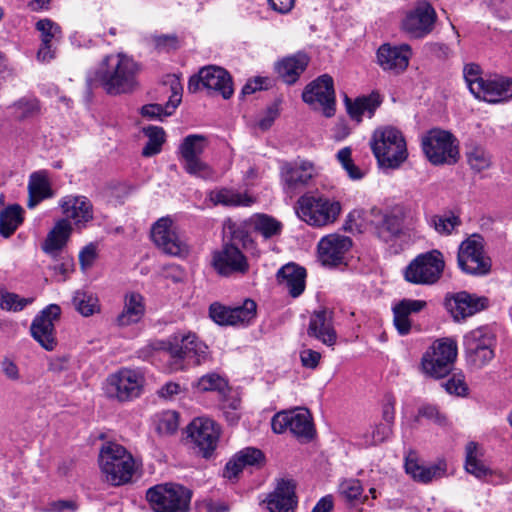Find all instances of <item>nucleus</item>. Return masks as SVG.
<instances>
[{"instance_id":"f257e3e1","label":"nucleus","mask_w":512,"mask_h":512,"mask_svg":"<svg viewBox=\"0 0 512 512\" xmlns=\"http://www.w3.org/2000/svg\"><path fill=\"white\" fill-rule=\"evenodd\" d=\"M139 65L129 56L118 53L106 56L95 76H88L87 86L99 84L112 96L132 93L138 87Z\"/></svg>"},{"instance_id":"f03ea898","label":"nucleus","mask_w":512,"mask_h":512,"mask_svg":"<svg viewBox=\"0 0 512 512\" xmlns=\"http://www.w3.org/2000/svg\"><path fill=\"white\" fill-rule=\"evenodd\" d=\"M166 352L170 356L171 371H181L205 363L209 358L208 346L193 332H177L166 339Z\"/></svg>"},{"instance_id":"7ed1b4c3","label":"nucleus","mask_w":512,"mask_h":512,"mask_svg":"<svg viewBox=\"0 0 512 512\" xmlns=\"http://www.w3.org/2000/svg\"><path fill=\"white\" fill-rule=\"evenodd\" d=\"M98 461L105 481L112 486L129 483L136 469L133 456L122 445L114 442L101 447Z\"/></svg>"},{"instance_id":"20e7f679","label":"nucleus","mask_w":512,"mask_h":512,"mask_svg":"<svg viewBox=\"0 0 512 512\" xmlns=\"http://www.w3.org/2000/svg\"><path fill=\"white\" fill-rule=\"evenodd\" d=\"M370 144L381 167L395 169L407 159L405 138L402 132L394 127L376 129Z\"/></svg>"},{"instance_id":"39448f33","label":"nucleus","mask_w":512,"mask_h":512,"mask_svg":"<svg viewBox=\"0 0 512 512\" xmlns=\"http://www.w3.org/2000/svg\"><path fill=\"white\" fill-rule=\"evenodd\" d=\"M192 491L178 483L156 484L147 489L145 499L153 512H188Z\"/></svg>"},{"instance_id":"423d86ee","label":"nucleus","mask_w":512,"mask_h":512,"mask_svg":"<svg viewBox=\"0 0 512 512\" xmlns=\"http://www.w3.org/2000/svg\"><path fill=\"white\" fill-rule=\"evenodd\" d=\"M295 210L297 216L308 225L322 227L337 219L341 205L327 197L307 193L297 200Z\"/></svg>"},{"instance_id":"0eeeda50","label":"nucleus","mask_w":512,"mask_h":512,"mask_svg":"<svg viewBox=\"0 0 512 512\" xmlns=\"http://www.w3.org/2000/svg\"><path fill=\"white\" fill-rule=\"evenodd\" d=\"M209 145V140L201 134H190L184 137L178 147V156L186 173L205 180L214 177V170L201 159Z\"/></svg>"},{"instance_id":"6e6552de","label":"nucleus","mask_w":512,"mask_h":512,"mask_svg":"<svg viewBox=\"0 0 512 512\" xmlns=\"http://www.w3.org/2000/svg\"><path fill=\"white\" fill-rule=\"evenodd\" d=\"M421 145L433 165H452L458 161L457 139L449 131L433 128L422 137Z\"/></svg>"},{"instance_id":"1a4fd4ad","label":"nucleus","mask_w":512,"mask_h":512,"mask_svg":"<svg viewBox=\"0 0 512 512\" xmlns=\"http://www.w3.org/2000/svg\"><path fill=\"white\" fill-rule=\"evenodd\" d=\"M445 261L439 250H431L416 256L404 269V279L412 284H435L444 271Z\"/></svg>"},{"instance_id":"9d476101","label":"nucleus","mask_w":512,"mask_h":512,"mask_svg":"<svg viewBox=\"0 0 512 512\" xmlns=\"http://www.w3.org/2000/svg\"><path fill=\"white\" fill-rule=\"evenodd\" d=\"M456 357V341L450 338L439 339L423 354L421 366L427 375L443 378L452 370Z\"/></svg>"},{"instance_id":"9b49d317","label":"nucleus","mask_w":512,"mask_h":512,"mask_svg":"<svg viewBox=\"0 0 512 512\" xmlns=\"http://www.w3.org/2000/svg\"><path fill=\"white\" fill-rule=\"evenodd\" d=\"M458 267L466 274L484 276L490 273L492 262L484 250V239L472 234L462 241L457 253Z\"/></svg>"},{"instance_id":"f8f14e48","label":"nucleus","mask_w":512,"mask_h":512,"mask_svg":"<svg viewBox=\"0 0 512 512\" xmlns=\"http://www.w3.org/2000/svg\"><path fill=\"white\" fill-rule=\"evenodd\" d=\"M463 348L467 364L483 368L495 356V337L487 327L476 328L464 335Z\"/></svg>"},{"instance_id":"ddd939ff","label":"nucleus","mask_w":512,"mask_h":512,"mask_svg":"<svg viewBox=\"0 0 512 512\" xmlns=\"http://www.w3.org/2000/svg\"><path fill=\"white\" fill-rule=\"evenodd\" d=\"M144 382L145 379L141 372L122 368L108 376L106 394L120 402L131 401L142 394Z\"/></svg>"},{"instance_id":"4468645a","label":"nucleus","mask_w":512,"mask_h":512,"mask_svg":"<svg viewBox=\"0 0 512 512\" xmlns=\"http://www.w3.org/2000/svg\"><path fill=\"white\" fill-rule=\"evenodd\" d=\"M302 99L315 110H321L330 118L335 114V90L333 78L323 74L309 83L302 93Z\"/></svg>"},{"instance_id":"2eb2a0df","label":"nucleus","mask_w":512,"mask_h":512,"mask_svg":"<svg viewBox=\"0 0 512 512\" xmlns=\"http://www.w3.org/2000/svg\"><path fill=\"white\" fill-rule=\"evenodd\" d=\"M60 314V307L57 304H50L37 314L31 323V336L47 351H52L57 346L54 323L59 319Z\"/></svg>"},{"instance_id":"dca6fc26","label":"nucleus","mask_w":512,"mask_h":512,"mask_svg":"<svg viewBox=\"0 0 512 512\" xmlns=\"http://www.w3.org/2000/svg\"><path fill=\"white\" fill-rule=\"evenodd\" d=\"M271 427L277 434L289 430L293 435L306 439H311L314 432L310 413L305 408L275 414L271 421Z\"/></svg>"},{"instance_id":"f3484780","label":"nucleus","mask_w":512,"mask_h":512,"mask_svg":"<svg viewBox=\"0 0 512 512\" xmlns=\"http://www.w3.org/2000/svg\"><path fill=\"white\" fill-rule=\"evenodd\" d=\"M151 237L155 245L165 254L171 256H184L188 254L189 247L187 243L178 233L173 221L168 217L159 219L153 225Z\"/></svg>"},{"instance_id":"a211bd4d","label":"nucleus","mask_w":512,"mask_h":512,"mask_svg":"<svg viewBox=\"0 0 512 512\" xmlns=\"http://www.w3.org/2000/svg\"><path fill=\"white\" fill-rule=\"evenodd\" d=\"M188 436L204 458H209L217 447L221 429L212 419L195 418L187 427Z\"/></svg>"},{"instance_id":"6ab92c4d","label":"nucleus","mask_w":512,"mask_h":512,"mask_svg":"<svg viewBox=\"0 0 512 512\" xmlns=\"http://www.w3.org/2000/svg\"><path fill=\"white\" fill-rule=\"evenodd\" d=\"M257 304L252 299H245L242 305L230 307L219 303L210 305L211 319L219 325H248L255 319Z\"/></svg>"},{"instance_id":"aec40b11","label":"nucleus","mask_w":512,"mask_h":512,"mask_svg":"<svg viewBox=\"0 0 512 512\" xmlns=\"http://www.w3.org/2000/svg\"><path fill=\"white\" fill-rule=\"evenodd\" d=\"M488 298L461 291L445 298V307L456 321L464 320L488 307Z\"/></svg>"},{"instance_id":"412c9836","label":"nucleus","mask_w":512,"mask_h":512,"mask_svg":"<svg viewBox=\"0 0 512 512\" xmlns=\"http://www.w3.org/2000/svg\"><path fill=\"white\" fill-rule=\"evenodd\" d=\"M212 264L215 270L223 276L234 273L245 274L249 269L245 255L231 243H225L220 250L213 253Z\"/></svg>"},{"instance_id":"4be33fe9","label":"nucleus","mask_w":512,"mask_h":512,"mask_svg":"<svg viewBox=\"0 0 512 512\" xmlns=\"http://www.w3.org/2000/svg\"><path fill=\"white\" fill-rule=\"evenodd\" d=\"M435 20L434 8L428 3H422L406 15L402 29L411 38H423L433 30Z\"/></svg>"},{"instance_id":"5701e85b","label":"nucleus","mask_w":512,"mask_h":512,"mask_svg":"<svg viewBox=\"0 0 512 512\" xmlns=\"http://www.w3.org/2000/svg\"><path fill=\"white\" fill-rule=\"evenodd\" d=\"M351 247L352 240L348 236L327 235L318 243L319 261L324 266H338L344 262L345 255Z\"/></svg>"},{"instance_id":"b1692460","label":"nucleus","mask_w":512,"mask_h":512,"mask_svg":"<svg viewBox=\"0 0 512 512\" xmlns=\"http://www.w3.org/2000/svg\"><path fill=\"white\" fill-rule=\"evenodd\" d=\"M59 206L64 219L72 221L78 229L86 227L94 218L93 205L91 201L81 195H67L60 199Z\"/></svg>"},{"instance_id":"393cba45","label":"nucleus","mask_w":512,"mask_h":512,"mask_svg":"<svg viewBox=\"0 0 512 512\" xmlns=\"http://www.w3.org/2000/svg\"><path fill=\"white\" fill-rule=\"evenodd\" d=\"M411 55L412 50L408 44H383L378 48L377 61L383 70L399 74L408 67Z\"/></svg>"},{"instance_id":"a878e982","label":"nucleus","mask_w":512,"mask_h":512,"mask_svg":"<svg viewBox=\"0 0 512 512\" xmlns=\"http://www.w3.org/2000/svg\"><path fill=\"white\" fill-rule=\"evenodd\" d=\"M307 334L327 346H333L337 334L333 326L332 312L327 309L315 311L310 317Z\"/></svg>"},{"instance_id":"bb28decb","label":"nucleus","mask_w":512,"mask_h":512,"mask_svg":"<svg viewBox=\"0 0 512 512\" xmlns=\"http://www.w3.org/2000/svg\"><path fill=\"white\" fill-rule=\"evenodd\" d=\"M203 88L229 99L234 92L230 74L221 67L207 66L201 69Z\"/></svg>"},{"instance_id":"cd10ccee","label":"nucleus","mask_w":512,"mask_h":512,"mask_svg":"<svg viewBox=\"0 0 512 512\" xmlns=\"http://www.w3.org/2000/svg\"><path fill=\"white\" fill-rule=\"evenodd\" d=\"M266 501L270 512H293L297 504L295 483L282 479Z\"/></svg>"},{"instance_id":"c85d7f7f","label":"nucleus","mask_w":512,"mask_h":512,"mask_svg":"<svg viewBox=\"0 0 512 512\" xmlns=\"http://www.w3.org/2000/svg\"><path fill=\"white\" fill-rule=\"evenodd\" d=\"M309 61L310 58L306 53L298 52L277 61L275 71L285 84L293 85L306 70Z\"/></svg>"},{"instance_id":"c756f323","label":"nucleus","mask_w":512,"mask_h":512,"mask_svg":"<svg viewBox=\"0 0 512 512\" xmlns=\"http://www.w3.org/2000/svg\"><path fill=\"white\" fill-rule=\"evenodd\" d=\"M73 231L72 223L67 219H59L49 231L42 244V250L53 258H57L66 246Z\"/></svg>"},{"instance_id":"7c9ffc66","label":"nucleus","mask_w":512,"mask_h":512,"mask_svg":"<svg viewBox=\"0 0 512 512\" xmlns=\"http://www.w3.org/2000/svg\"><path fill=\"white\" fill-rule=\"evenodd\" d=\"M264 454L254 447L242 449L230 459L224 469L223 476L228 479L236 478L247 466H260L264 462Z\"/></svg>"},{"instance_id":"2f4dec72","label":"nucleus","mask_w":512,"mask_h":512,"mask_svg":"<svg viewBox=\"0 0 512 512\" xmlns=\"http://www.w3.org/2000/svg\"><path fill=\"white\" fill-rule=\"evenodd\" d=\"M305 279L306 270L295 263H288L277 272L278 283L287 289L293 298L300 296L304 292Z\"/></svg>"},{"instance_id":"473e14b6","label":"nucleus","mask_w":512,"mask_h":512,"mask_svg":"<svg viewBox=\"0 0 512 512\" xmlns=\"http://www.w3.org/2000/svg\"><path fill=\"white\" fill-rule=\"evenodd\" d=\"M315 175V167L309 161H301L295 165L286 163L281 168V178L291 189L307 185Z\"/></svg>"},{"instance_id":"72a5a7b5","label":"nucleus","mask_w":512,"mask_h":512,"mask_svg":"<svg viewBox=\"0 0 512 512\" xmlns=\"http://www.w3.org/2000/svg\"><path fill=\"white\" fill-rule=\"evenodd\" d=\"M371 213L378 218L373 223L375 233L381 241L391 243L401 236L403 232L401 218L393 214H382L377 208H373Z\"/></svg>"},{"instance_id":"f704fd0d","label":"nucleus","mask_w":512,"mask_h":512,"mask_svg":"<svg viewBox=\"0 0 512 512\" xmlns=\"http://www.w3.org/2000/svg\"><path fill=\"white\" fill-rule=\"evenodd\" d=\"M28 193L27 207L30 209L35 208L41 201L54 196L46 170H39L30 175Z\"/></svg>"},{"instance_id":"c9c22d12","label":"nucleus","mask_w":512,"mask_h":512,"mask_svg":"<svg viewBox=\"0 0 512 512\" xmlns=\"http://www.w3.org/2000/svg\"><path fill=\"white\" fill-rule=\"evenodd\" d=\"M483 86V92L476 95L478 99L489 103H498L512 98V79L497 78L486 80Z\"/></svg>"},{"instance_id":"e433bc0d","label":"nucleus","mask_w":512,"mask_h":512,"mask_svg":"<svg viewBox=\"0 0 512 512\" xmlns=\"http://www.w3.org/2000/svg\"><path fill=\"white\" fill-rule=\"evenodd\" d=\"M425 306V301L413 299H403L394 306V325L400 335H407L411 330L409 315L421 311Z\"/></svg>"},{"instance_id":"4c0bfd02","label":"nucleus","mask_w":512,"mask_h":512,"mask_svg":"<svg viewBox=\"0 0 512 512\" xmlns=\"http://www.w3.org/2000/svg\"><path fill=\"white\" fill-rule=\"evenodd\" d=\"M405 471L414 480L426 484L434 479L443 477L446 472V466L441 462L425 466L420 464L417 460L407 457L405 461Z\"/></svg>"},{"instance_id":"58836bf2","label":"nucleus","mask_w":512,"mask_h":512,"mask_svg":"<svg viewBox=\"0 0 512 512\" xmlns=\"http://www.w3.org/2000/svg\"><path fill=\"white\" fill-rule=\"evenodd\" d=\"M145 313L143 297L139 293H131L125 297L124 308L117 316L116 323L126 327L138 323Z\"/></svg>"},{"instance_id":"ea45409f","label":"nucleus","mask_w":512,"mask_h":512,"mask_svg":"<svg viewBox=\"0 0 512 512\" xmlns=\"http://www.w3.org/2000/svg\"><path fill=\"white\" fill-rule=\"evenodd\" d=\"M345 104L349 116L357 122H360L365 113H367L369 117L374 115L376 109L381 104V99L379 94L372 93L369 96L359 97L354 101L346 98Z\"/></svg>"},{"instance_id":"a19ab883","label":"nucleus","mask_w":512,"mask_h":512,"mask_svg":"<svg viewBox=\"0 0 512 512\" xmlns=\"http://www.w3.org/2000/svg\"><path fill=\"white\" fill-rule=\"evenodd\" d=\"M481 454L478 451L476 442H469L465 448V469L478 479H484L492 475V471L480 459Z\"/></svg>"},{"instance_id":"79ce46f5","label":"nucleus","mask_w":512,"mask_h":512,"mask_svg":"<svg viewBox=\"0 0 512 512\" xmlns=\"http://www.w3.org/2000/svg\"><path fill=\"white\" fill-rule=\"evenodd\" d=\"M22 213L19 205H11L0 211V235L10 237L23 222Z\"/></svg>"},{"instance_id":"37998d69","label":"nucleus","mask_w":512,"mask_h":512,"mask_svg":"<svg viewBox=\"0 0 512 512\" xmlns=\"http://www.w3.org/2000/svg\"><path fill=\"white\" fill-rule=\"evenodd\" d=\"M254 230L261 234L265 239L280 235L283 225L280 221L266 214H257L253 218Z\"/></svg>"},{"instance_id":"c03bdc74","label":"nucleus","mask_w":512,"mask_h":512,"mask_svg":"<svg viewBox=\"0 0 512 512\" xmlns=\"http://www.w3.org/2000/svg\"><path fill=\"white\" fill-rule=\"evenodd\" d=\"M211 200L215 204H222L225 206H250L253 199L247 194L235 192L228 189H221L211 195Z\"/></svg>"},{"instance_id":"a18cd8bd","label":"nucleus","mask_w":512,"mask_h":512,"mask_svg":"<svg viewBox=\"0 0 512 512\" xmlns=\"http://www.w3.org/2000/svg\"><path fill=\"white\" fill-rule=\"evenodd\" d=\"M72 302L74 308L85 317L91 316L99 310L97 297L85 290H77Z\"/></svg>"},{"instance_id":"49530a36","label":"nucleus","mask_w":512,"mask_h":512,"mask_svg":"<svg viewBox=\"0 0 512 512\" xmlns=\"http://www.w3.org/2000/svg\"><path fill=\"white\" fill-rule=\"evenodd\" d=\"M143 131L148 137V141L142 150V155L150 157L158 154L165 142V132L163 128L158 126H148L144 128Z\"/></svg>"},{"instance_id":"de8ad7c7","label":"nucleus","mask_w":512,"mask_h":512,"mask_svg":"<svg viewBox=\"0 0 512 512\" xmlns=\"http://www.w3.org/2000/svg\"><path fill=\"white\" fill-rule=\"evenodd\" d=\"M392 427L389 423L380 422L372 428L371 433H364L360 437L358 444L366 447L380 444L390 437Z\"/></svg>"},{"instance_id":"09e8293b","label":"nucleus","mask_w":512,"mask_h":512,"mask_svg":"<svg viewBox=\"0 0 512 512\" xmlns=\"http://www.w3.org/2000/svg\"><path fill=\"white\" fill-rule=\"evenodd\" d=\"M340 495L348 502H364L363 486L358 479H345L339 484Z\"/></svg>"},{"instance_id":"8fccbe9b","label":"nucleus","mask_w":512,"mask_h":512,"mask_svg":"<svg viewBox=\"0 0 512 512\" xmlns=\"http://www.w3.org/2000/svg\"><path fill=\"white\" fill-rule=\"evenodd\" d=\"M13 114L18 120L32 118L39 114V102L34 98H21L12 106Z\"/></svg>"},{"instance_id":"3c124183","label":"nucleus","mask_w":512,"mask_h":512,"mask_svg":"<svg viewBox=\"0 0 512 512\" xmlns=\"http://www.w3.org/2000/svg\"><path fill=\"white\" fill-rule=\"evenodd\" d=\"M463 75L470 92L476 97L483 92V85L486 80L481 77L479 65L470 63L464 66Z\"/></svg>"},{"instance_id":"603ef678","label":"nucleus","mask_w":512,"mask_h":512,"mask_svg":"<svg viewBox=\"0 0 512 512\" xmlns=\"http://www.w3.org/2000/svg\"><path fill=\"white\" fill-rule=\"evenodd\" d=\"M467 161L471 169L481 172L488 169L491 165V156L482 147H472L467 153Z\"/></svg>"},{"instance_id":"864d4df0","label":"nucleus","mask_w":512,"mask_h":512,"mask_svg":"<svg viewBox=\"0 0 512 512\" xmlns=\"http://www.w3.org/2000/svg\"><path fill=\"white\" fill-rule=\"evenodd\" d=\"M430 224L441 235H450L453 230L461 225V220L454 214L434 215Z\"/></svg>"},{"instance_id":"5fc2aeb1","label":"nucleus","mask_w":512,"mask_h":512,"mask_svg":"<svg viewBox=\"0 0 512 512\" xmlns=\"http://www.w3.org/2000/svg\"><path fill=\"white\" fill-rule=\"evenodd\" d=\"M227 381L216 373L203 375L196 383L195 387L200 392L218 391L224 392L227 388Z\"/></svg>"},{"instance_id":"6e6d98bb","label":"nucleus","mask_w":512,"mask_h":512,"mask_svg":"<svg viewBox=\"0 0 512 512\" xmlns=\"http://www.w3.org/2000/svg\"><path fill=\"white\" fill-rule=\"evenodd\" d=\"M36 29L40 32L41 42L46 44L53 43L61 37L60 26L50 19H41L36 23Z\"/></svg>"},{"instance_id":"4d7b16f0","label":"nucleus","mask_w":512,"mask_h":512,"mask_svg":"<svg viewBox=\"0 0 512 512\" xmlns=\"http://www.w3.org/2000/svg\"><path fill=\"white\" fill-rule=\"evenodd\" d=\"M351 155V148L344 147L337 152L336 158L351 179L360 180L364 174L360 168L354 164Z\"/></svg>"},{"instance_id":"13d9d810","label":"nucleus","mask_w":512,"mask_h":512,"mask_svg":"<svg viewBox=\"0 0 512 512\" xmlns=\"http://www.w3.org/2000/svg\"><path fill=\"white\" fill-rule=\"evenodd\" d=\"M33 301V298H22L18 294L5 292L1 294L0 308L7 311L18 312Z\"/></svg>"},{"instance_id":"bf43d9fd","label":"nucleus","mask_w":512,"mask_h":512,"mask_svg":"<svg viewBox=\"0 0 512 512\" xmlns=\"http://www.w3.org/2000/svg\"><path fill=\"white\" fill-rule=\"evenodd\" d=\"M179 426V416L175 411L163 412L158 420L157 430L160 434H173Z\"/></svg>"},{"instance_id":"052dcab7","label":"nucleus","mask_w":512,"mask_h":512,"mask_svg":"<svg viewBox=\"0 0 512 512\" xmlns=\"http://www.w3.org/2000/svg\"><path fill=\"white\" fill-rule=\"evenodd\" d=\"M166 352V340L154 339L148 341L137 351L138 358L150 361L158 352Z\"/></svg>"},{"instance_id":"680f3d73","label":"nucleus","mask_w":512,"mask_h":512,"mask_svg":"<svg viewBox=\"0 0 512 512\" xmlns=\"http://www.w3.org/2000/svg\"><path fill=\"white\" fill-rule=\"evenodd\" d=\"M418 416L424 417L438 426L444 427L448 424L447 417L434 405L426 404L421 406L418 410Z\"/></svg>"},{"instance_id":"e2e57ef3","label":"nucleus","mask_w":512,"mask_h":512,"mask_svg":"<svg viewBox=\"0 0 512 512\" xmlns=\"http://www.w3.org/2000/svg\"><path fill=\"white\" fill-rule=\"evenodd\" d=\"M441 386L449 393L457 396H464L467 392V386L462 375H453L447 381L442 382Z\"/></svg>"},{"instance_id":"0e129e2a","label":"nucleus","mask_w":512,"mask_h":512,"mask_svg":"<svg viewBox=\"0 0 512 512\" xmlns=\"http://www.w3.org/2000/svg\"><path fill=\"white\" fill-rule=\"evenodd\" d=\"M97 258V247L90 243L86 245L79 253V262L83 270L91 267Z\"/></svg>"},{"instance_id":"69168bd1","label":"nucleus","mask_w":512,"mask_h":512,"mask_svg":"<svg viewBox=\"0 0 512 512\" xmlns=\"http://www.w3.org/2000/svg\"><path fill=\"white\" fill-rule=\"evenodd\" d=\"M301 363L304 367L315 369L321 359V354L312 349H305L300 352Z\"/></svg>"},{"instance_id":"338daca9","label":"nucleus","mask_w":512,"mask_h":512,"mask_svg":"<svg viewBox=\"0 0 512 512\" xmlns=\"http://www.w3.org/2000/svg\"><path fill=\"white\" fill-rule=\"evenodd\" d=\"M78 504L73 500H57L49 503L48 512H75Z\"/></svg>"},{"instance_id":"774afa93","label":"nucleus","mask_w":512,"mask_h":512,"mask_svg":"<svg viewBox=\"0 0 512 512\" xmlns=\"http://www.w3.org/2000/svg\"><path fill=\"white\" fill-rule=\"evenodd\" d=\"M172 95L166 103L164 110L171 111V113L178 107L182 98V86L179 82L174 81L171 85Z\"/></svg>"}]
</instances>
